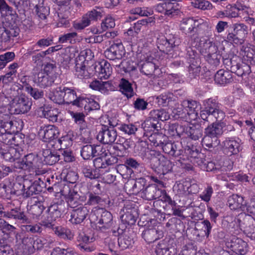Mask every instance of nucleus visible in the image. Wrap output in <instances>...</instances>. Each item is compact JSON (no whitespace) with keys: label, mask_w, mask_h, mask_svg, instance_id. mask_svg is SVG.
<instances>
[{"label":"nucleus","mask_w":255,"mask_h":255,"mask_svg":"<svg viewBox=\"0 0 255 255\" xmlns=\"http://www.w3.org/2000/svg\"><path fill=\"white\" fill-rule=\"evenodd\" d=\"M221 13L223 16L230 18L237 17L239 16L237 5H228L226 6V9Z\"/></svg>","instance_id":"obj_61"},{"label":"nucleus","mask_w":255,"mask_h":255,"mask_svg":"<svg viewBox=\"0 0 255 255\" xmlns=\"http://www.w3.org/2000/svg\"><path fill=\"white\" fill-rule=\"evenodd\" d=\"M29 181L28 185L25 186L24 198H28L34 194H38L41 191V187L36 181L32 183H31V181Z\"/></svg>","instance_id":"obj_45"},{"label":"nucleus","mask_w":255,"mask_h":255,"mask_svg":"<svg viewBox=\"0 0 255 255\" xmlns=\"http://www.w3.org/2000/svg\"><path fill=\"white\" fill-rule=\"evenodd\" d=\"M61 211L58 204L51 205L47 211V216L41 221V225L44 227H51L52 224L60 217Z\"/></svg>","instance_id":"obj_16"},{"label":"nucleus","mask_w":255,"mask_h":255,"mask_svg":"<svg viewBox=\"0 0 255 255\" xmlns=\"http://www.w3.org/2000/svg\"><path fill=\"white\" fill-rule=\"evenodd\" d=\"M189 66L188 67V72L189 76L191 78H196L199 76L201 71L200 60V59L192 60L188 62Z\"/></svg>","instance_id":"obj_48"},{"label":"nucleus","mask_w":255,"mask_h":255,"mask_svg":"<svg viewBox=\"0 0 255 255\" xmlns=\"http://www.w3.org/2000/svg\"><path fill=\"white\" fill-rule=\"evenodd\" d=\"M0 154L5 160L10 162L19 159L21 155L18 149L12 146L7 149H0Z\"/></svg>","instance_id":"obj_33"},{"label":"nucleus","mask_w":255,"mask_h":255,"mask_svg":"<svg viewBox=\"0 0 255 255\" xmlns=\"http://www.w3.org/2000/svg\"><path fill=\"white\" fill-rule=\"evenodd\" d=\"M18 67L17 63H13L9 66V71L4 75L1 76L2 82L3 84H7L13 81L14 78L15 77Z\"/></svg>","instance_id":"obj_46"},{"label":"nucleus","mask_w":255,"mask_h":255,"mask_svg":"<svg viewBox=\"0 0 255 255\" xmlns=\"http://www.w3.org/2000/svg\"><path fill=\"white\" fill-rule=\"evenodd\" d=\"M197 44H195V47ZM198 46L201 47V51L205 54L207 62L214 67L220 64L221 55L217 53L218 49L215 44L209 40H200Z\"/></svg>","instance_id":"obj_2"},{"label":"nucleus","mask_w":255,"mask_h":255,"mask_svg":"<svg viewBox=\"0 0 255 255\" xmlns=\"http://www.w3.org/2000/svg\"><path fill=\"white\" fill-rule=\"evenodd\" d=\"M96 214L98 224L101 225L99 228L105 229L111 227L113 216L110 212L101 208L96 211Z\"/></svg>","instance_id":"obj_21"},{"label":"nucleus","mask_w":255,"mask_h":255,"mask_svg":"<svg viewBox=\"0 0 255 255\" xmlns=\"http://www.w3.org/2000/svg\"><path fill=\"white\" fill-rule=\"evenodd\" d=\"M64 103L72 104L78 107H86L87 97L84 96L77 97L75 91L72 88L63 86Z\"/></svg>","instance_id":"obj_9"},{"label":"nucleus","mask_w":255,"mask_h":255,"mask_svg":"<svg viewBox=\"0 0 255 255\" xmlns=\"http://www.w3.org/2000/svg\"><path fill=\"white\" fill-rule=\"evenodd\" d=\"M11 181L8 179L0 183V196L10 199L12 198Z\"/></svg>","instance_id":"obj_43"},{"label":"nucleus","mask_w":255,"mask_h":255,"mask_svg":"<svg viewBox=\"0 0 255 255\" xmlns=\"http://www.w3.org/2000/svg\"><path fill=\"white\" fill-rule=\"evenodd\" d=\"M181 105L187 111L190 120H195L197 119L198 115L197 109L199 106L198 103L193 100H184Z\"/></svg>","instance_id":"obj_26"},{"label":"nucleus","mask_w":255,"mask_h":255,"mask_svg":"<svg viewBox=\"0 0 255 255\" xmlns=\"http://www.w3.org/2000/svg\"><path fill=\"white\" fill-rule=\"evenodd\" d=\"M61 192L62 195L66 197L69 206L72 208H76L80 198L78 192L73 189H70L68 186L64 187Z\"/></svg>","instance_id":"obj_25"},{"label":"nucleus","mask_w":255,"mask_h":255,"mask_svg":"<svg viewBox=\"0 0 255 255\" xmlns=\"http://www.w3.org/2000/svg\"><path fill=\"white\" fill-rule=\"evenodd\" d=\"M140 166V163L136 159L129 157L128 158L125 162L124 164H121L118 166V170L121 171L126 170L128 175H130L133 173V170L131 168L136 169Z\"/></svg>","instance_id":"obj_37"},{"label":"nucleus","mask_w":255,"mask_h":255,"mask_svg":"<svg viewBox=\"0 0 255 255\" xmlns=\"http://www.w3.org/2000/svg\"><path fill=\"white\" fill-rule=\"evenodd\" d=\"M63 86L56 88L52 92L49 94V97L54 103L60 104L64 103Z\"/></svg>","instance_id":"obj_51"},{"label":"nucleus","mask_w":255,"mask_h":255,"mask_svg":"<svg viewBox=\"0 0 255 255\" xmlns=\"http://www.w3.org/2000/svg\"><path fill=\"white\" fill-rule=\"evenodd\" d=\"M164 193V190H161L155 184H151L143 188L141 192V196L142 198L147 200L156 199L161 197Z\"/></svg>","instance_id":"obj_19"},{"label":"nucleus","mask_w":255,"mask_h":255,"mask_svg":"<svg viewBox=\"0 0 255 255\" xmlns=\"http://www.w3.org/2000/svg\"><path fill=\"white\" fill-rule=\"evenodd\" d=\"M58 41L61 43L75 44L77 41H79L78 34L76 32L64 33L59 36Z\"/></svg>","instance_id":"obj_50"},{"label":"nucleus","mask_w":255,"mask_h":255,"mask_svg":"<svg viewBox=\"0 0 255 255\" xmlns=\"http://www.w3.org/2000/svg\"><path fill=\"white\" fill-rule=\"evenodd\" d=\"M22 128V122L16 120L9 115L0 118V134L5 132H18Z\"/></svg>","instance_id":"obj_4"},{"label":"nucleus","mask_w":255,"mask_h":255,"mask_svg":"<svg viewBox=\"0 0 255 255\" xmlns=\"http://www.w3.org/2000/svg\"><path fill=\"white\" fill-rule=\"evenodd\" d=\"M96 70L101 80L108 79L112 73L111 64L106 61L101 63L99 67L96 68Z\"/></svg>","instance_id":"obj_41"},{"label":"nucleus","mask_w":255,"mask_h":255,"mask_svg":"<svg viewBox=\"0 0 255 255\" xmlns=\"http://www.w3.org/2000/svg\"><path fill=\"white\" fill-rule=\"evenodd\" d=\"M145 181L144 179L140 178L137 181L133 179L128 180L125 184V188L130 194H137L141 192L144 187Z\"/></svg>","instance_id":"obj_29"},{"label":"nucleus","mask_w":255,"mask_h":255,"mask_svg":"<svg viewBox=\"0 0 255 255\" xmlns=\"http://www.w3.org/2000/svg\"><path fill=\"white\" fill-rule=\"evenodd\" d=\"M32 100L25 94L15 96L11 102V107L15 114H24L31 109Z\"/></svg>","instance_id":"obj_6"},{"label":"nucleus","mask_w":255,"mask_h":255,"mask_svg":"<svg viewBox=\"0 0 255 255\" xmlns=\"http://www.w3.org/2000/svg\"><path fill=\"white\" fill-rule=\"evenodd\" d=\"M224 123H213L205 128L204 133L213 137L218 138L224 132Z\"/></svg>","instance_id":"obj_32"},{"label":"nucleus","mask_w":255,"mask_h":255,"mask_svg":"<svg viewBox=\"0 0 255 255\" xmlns=\"http://www.w3.org/2000/svg\"><path fill=\"white\" fill-rule=\"evenodd\" d=\"M53 145V144L48 143L45 147L42 148V155L43 162L47 165H53L60 159V155L57 152L52 148Z\"/></svg>","instance_id":"obj_14"},{"label":"nucleus","mask_w":255,"mask_h":255,"mask_svg":"<svg viewBox=\"0 0 255 255\" xmlns=\"http://www.w3.org/2000/svg\"><path fill=\"white\" fill-rule=\"evenodd\" d=\"M88 200L87 204L89 205H96L102 204L104 200L101 198L97 193L89 192L88 193Z\"/></svg>","instance_id":"obj_63"},{"label":"nucleus","mask_w":255,"mask_h":255,"mask_svg":"<svg viewBox=\"0 0 255 255\" xmlns=\"http://www.w3.org/2000/svg\"><path fill=\"white\" fill-rule=\"evenodd\" d=\"M242 60L251 65H255V51L251 47L242 46L240 52Z\"/></svg>","instance_id":"obj_34"},{"label":"nucleus","mask_w":255,"mask_h":255,"mask_svg":"<svg viewBox=\"0 0 255 255\" xmlns=\"http://www.w3.org/2000/svg\"><path fill=\"white\" fill-rule=\"evenodd\" d=\"M55 78L52 75H50L44 72L40 71L37 74L35 82L41 88L50 87L54 83Z\"/></svg>","instance_id":"obj_30"},{"label":"nucleus","mask_w":255,"mask_h":255,"mask_svg":"<svg viewBox=\"0 0 255 255\" xmlns=\"http://www.w3.org/2000/svg\"><path fill=\"white\" fill-rule=\"evenodd\" d=\"M20 29L15 24L5 23L0 26V38L2 42H9L19 35Z\"/></svg>","instance_id":"obj_12"},{"label":"nucleus","mask_w":255,"mask_h":255,"mask_svg":"<svg viewBox=\"0 0 255 255\" xmlns=\"http://www.w3.org/2000/svg\"><path fill=\"white\" fill-rule=\"evenodd\" d=\"M155 252L157 255H174L176 254L175 249L173 247H168L167 242L164 240L158 243Z\"/></svg>","instance_id":"obj_39"},{"label":"nucleus","mask_w":255,"mask_h":255,"mask_svg":"<svg viewBox=\"0 0 255 255\" xmlns=\"http://www.w3.org/2000/svg\"><path fill=\"white\" fill-rule=\"evenodd\" d=\"M125 54V47L122 42L114 43L104 52L105 56L107 59L113 61L120 62L119 64H116L117 67L123 68L125 72H128L132 69L130 67L125 68L124 65L126 62L122 60Z\"/></svg>","instance_id":"obj_1"},{"label":"nucleus","mask_w":255,"mask_h":255,"mask_svg":"<svg viewBox=\"0 0 255 255\" xmlns=\"http://www.w3.org/2000/svg\"><path fill=\"white\" fill-rule=\"evenodd\" d=\"M187 133L192 139L198 140L203 135V127L200 124H192L187 130Z\"/></svg>","instance_id":"obj_44"},{"label":"nucleus","mask_w":255,"mask_h":255,"mask_svg":"<svg viewBox=\"0 0 255 255\" xmlns=\"http://www.w3.org/2000/svg\"><path fill=\"white\" fill-rule=\"evenodd\" d=\"M29 182V180L24 179L22 184L17 182L11 181V192L12 197L13 196H19L22 195L23 196L24 191L25 189V186H27Z\"/></svg>","instance_id":"obj_49"},{"label":"nucleus","mask_w":255,"mask_h":255,"mask_svg":"<svg viewBox=\"0 0 255 255\" xmlns=\"http://www.w3.org/2000/svg\"><path fill=\"white\" fill-rule=\"evenodd\" d=\"M204 25V24H201L198 19H195L193 17H187L182 20L180 28L181 30L187 34L197 32L199 26Z\"/></svg>","instance_id":"obj_13"},{"label":"nucleus","mask_w":255,"mask_h":255,"mask_svg":"<svg viewBox=\"0 0 255 255\" xmlns=\"http://www.w3.org/2000/svg\"><path fill=\"white\" fill-rule=\"evenodd\" d=\"M232 28L233 31L245 40L248 33V26L244 23H235Z\"/></svg>","instance_id":"obj_56"},{"label":"nucleus","mask_w":255,"mask_h":255,"mask_svg":"<svg viewBox=\"0 0 255 255\" xmlns=\"http://www.w3.org/2000/svg\"><path fill=\"white\" fill-rule=\"evenodd\" d=\"M13 5L20 14H24L25 9L28 6V0H7Z\"/></svg>","instance_id":"obj_58"},{"label":"nucleus","mask_w":255,"mask_h":255,"mask_svg":"<svg viewBox=\"0 0 255 255\" xmlns=\"http://www.w3.org/2000/svg\"><path fill=\"white\" fill-rule=\"evenodd\" d=\"M41 166V163L38 156L33 153L25 155L21 161H17L14 163L15 168L29 172H36Z\"/></svg>","instance_id":"obj_5"},{"label":"nucleus","mask_w":255,"mask_h":255,"mask_svg":"<svg viewBox=\"0 0 255 255\" xmlns=\"http://www.w3.org/2000/svg\"><path fill=\"white\" fill-rule=\"evenodd\" d=\"M241 218L237 219V222L239 223L240 227L245 229V232L248 229H251L254 227L253 226L254 220L250 216L245 215L242 220Z\"/></svg>","instance_id":"obj_59"},{"label":"nucleus","mask_w":255,"mask_h":255,"mask_svg":"<svg viewBox=\"0 0 255 255\" xmlns=\"http://www.w3.org/2000/svg\"><path fill=\"white\" fill-rule=\"evenodd\" d=\"M165 15L172 16L177 15L179 12V5L176 2L171 1H165Z\"/></svg>","instance_id":"obj_57"},{"label":"nucleus","mask_w":255,"mask_h":255,"mask_svg":"<svg viewBox=\"0 0 255 255\" xmlns=\"http://www.w3.org/2000/svg\"><path fill=\"white\" fill-rule=\"evenodd\" d=\"M204 109L211 115L217 121H222L225 117V113L221 110L220 104L215 99L209 98L203 102Z\"/></svg>","instance_id":"obj_11"},{"label":"nucleus","mask_w":255,"mask_h":255,"mask_svg":"<svg viewBox=\"0 0 255 255\" xmlns=\"http://www.w3.org/2000/svg\"><path fill=\"white\" fill-rule=\"evenodd\" d=\"M45 208L40 203H37L30 206L29 211L34 218H37L42 213Z\"/></svg>","instance_id":"obj_64"},{"label":"nucleus","mask_w":255,"mask_h":255,"mask_svg":"<svg viewBox=\"0 0 255 255\" xmlns=\"http://www.w3.org/2000/svg\"><path fill=\"white\" fill-rule=\"evenodd\" d=\"M246 204L244 197L238 194H233L228 198L227 205L232 210L241 209L244 211Z\"/></svg>","instance_id":"obj_24"},{"label":"nucleus","mask_w":255,"mask_h":255,"mask_svg":"<svg viewBox=\"0 0 255 255\" xmlns=\"http://www.w3.org/2000/svg\"><path fill=\"white\" fill-rule=\"evenodd\" d=\"M223 62L227 68H230L232 73H235L238 76L248 75L251 72V65L243 60L240 62V58L237 55L230 58L223 57Z\"/></svg>","instance_id":"obj_3"},{"label":"nucleus","mask_w":255,"mask_h":255,"mask_svg":"<svg viewBox=\"0 0 255 255\" xmlns=\"http://www.w3.org/2000/svg\"><path fill=\"white\" fill-rule=\"evenodd\" d=\"M103 11L101 8L97 7L88 11L84 14L82 20L74 24V27L76 29L82 30L89 26L91 22L96 21L103 17Z\"/></svg>","instance_id":"obj_8"},{"label":"nucleus","mask_w":255,"mask_h":255,"mask_svg":"<svg viewBox=\"0 0 255 255\" xmlns=\"http://www.w3.org/2000/svg\"><path fill=\"white\" fill-rule=\"evenodd\" d=\"M157 69L155 64L153 62L145 61L140 66V71L146 76H152Z\"/></svg>","instance_id":"obj_52"},{"label":"nucleus","mask_w":255,"mask_h":255,"mask_svg":"<svg viewBox=\"0 0 255 255\" xmlns=\"http://www.w3.org/2000/svg\"><path fill=\"white\" fill-rule=\"evenodd\" d=\"M157 231L155 229H150L143 231L141 236L142 238L148 244L154 242L157 240Z\"/></svg>","instance_id":"obj_54"},{"label":"nucleus","mask_w":255,"mask_h":255,"mask_svg":"<svg viewBox=\"0 0 255 255\" xmlns=\"http://www.w3.org/2000/svg\"><path fill=\"white\" fill-rule=\"evenodd\" d=\"M119 91L128 99L134 95V91L131 84L125 78L121 79L119 84Z\"/></svg>","instance_id":"obj_42"},{"label":"nucleus","mask_w":255,"mask_h":255,"mask_svg":"<svg viewBox=\"0 0 255 255\" xmlns=\"http://www.w3.org/2000/svg\"><path fill=\"white\" fill-rule=\"evenodd\" d=\"M220 143V141L218 138L213 137L208 134H205L202 139V145L208 148H215L219 145Z\"/></svg>","instance_id":"obj_55"},{"label":"nucleus","mask_w":255,"mask_h":255,"mask_svg":"<svg viewBox=\"0 0 255 255\" xmlns=\"http://www.w3.org/2000/svg\"><path fill=\"white\" fill-rule=\"evenodd\" d=\"M94 241L93 237L87 236L85 233H80L76 239V244L79 249L86 252H91L93 251V248L87 245Z\"/></svg>","instance_id":"obj_28"},{"label":"nucleus","mask_w":255,"mask_h":255,"mask_svg":"<svg viewBox=\"0 0 255 255\" xmlns=\"http://www.w3.org/2000/svg\"><path fill=\"white\" fill-rule=\"evenodd\" d=\"M3 217L9 219H13L15 222H18L23 224L29 222V220L24 211L18 207L4 212Z\"/></svg>","instance_id":"obj_18"},{"label":"nucleus","mask_w":255,"mask_h":255,"mask_svg":"<svg viewBox=\"0 0 255 255\" xmlns=\"http://www.w3.org/2000/svg\"><path fill=\"white\" fill-rule=\"evenodd\" d=\"M124 214L122 215V221L128 225H133L138 216L137 210L135 207L128 206L123 209Z\"/></svg>","instance_id":"obj_23"},{"label":"nucleus","mask_w":255,"mask_h":255,"mask_svg":"<svg viewBox=\"0 0 255 255\" xmlns=\"http://www.w3.org/2000/svg\"><path fill=\"white\" fill-rule=\"evenodd\" d=\"M159 167L162 171V174L164 175L172 170L174 164L166 157L161 156L158 158Z\"/></svg>","instance_id":"obj_47"},{"label":"nucleus","mask_w":255,"mask_h":255,"mask_svg":"<svg viewBox=\"0 0 255 255\" xmlns=\"http://www.w3.org/2000/svg\"><path fill=\"white\" fill-rule=\"evenodd\" d=\"M89 211L86 207L83 205L77 206L71 212V218L69 221L74 224L82 223L89 214Z\"/></svg>","instance_id":"obj_17"},{"label":"nucleus","mask_w":255,"mask_h":255,"mask_svg":"<svg viewBox=\"0 0 255 255\" xmlns=\"http://www.w3.org/2000/svg\"><path fill=\"white\" fill-rule=\"evenodd\" d=\"M75 63L76 76L80 79H88L90 77V73L85 65L86 58L83 55L78 54L76 58Z\"/></svg>","instance_id":"obj_15"},{"label":"nucleus","mask_w":255,"mask_h":255,"mask_svg":"<svg viewBox=\"0 0 255 255\" xmlns=\"http://www.w3.org/2000/svg\"><path fill=\"white\" fill-rule=\"evenodd\" d=\"M223 144L224 151L228 154H236L240 151V143L233 138H227Z\"/></svg>","instance_id":"obj_36"},{"label":"nucleus","mask_w":255,"mask_h":255,"mask_svg":"<svg viewBox=\"0 0 255 255\" xmlns=\"http://www.w3.org/2000/svg\"><path fill=\"white\" fill-rule=\"evenodd\" d=\"M118 246L121 249L124 250L128 248L132 243V240L130 238L126 235H124L120 236L118 238Z\"/></svg>","instance_id":"obj_62"},{"label":"nucleus","mask_w":255,"mask_h":255,"mask_svg":"<svg viewBox=\"0 0 255 255\" xmlns=\"http://www.w3.org/2000/svg\"><path fill=\"white\" fill-rule=\"evenodd\" d=\"M82 172L86 178L90 179H97L100 177V173L95 170H93L89 166L84 165L82 167Z\"/></svg>","instance_id":"obj_60"},{"label":"nucleus","mask_w":255,"mask_h":255,"mask_svg":"<svg viewBox=\"0 0 255 255\" xmlns=\"http://www.w3.org/2000/svg\"><path fill=\"white\" fill-rule=\"evenodd\" d=\"M42 112V115L40 116H43L52 122H57L59 112L57 109L48 107H42L39 109V112Z\"/></svg>","instance_id":"obj_38"},{"label":"nucleus","mask_w":255,"mask_h":255,"mask_svg":"<svg viewBox=\"0 0 255 255\" xmlns=\"http://www.w3.org/2000/svg\"><path fill=\"white\" fill-rule=\"evenodd\" d=\"M100 145L95 144H87L82 146L81 149V155L85 160H89L95 156L100 155L99 152L101 151Z\"/></svg>","instance_id":"obj_22"},{"label":"nucleus","mask_w":255,"mask_h":255,"mask_svg":"<svg viewBox=\"0 0 255 255\" xmlns=\"http://www.w3.org/2000/svg\"><path fill=\"white\" fill-rule=\"evenodd\" d=\"M37 2L35 6L36 14L41 19L45 20L49 15L50 8L44 4V0H35Z\"/></svg>","instance_id":"obj_40"},{"label":"nucleus","mask_w":255,"mask_h":255,"mask_svg":"<svg viewBox=\"0 0 255 255\" xmlns=\"http://www.w3.org/2000/svg\"><path fill=\"white\" fill-rule=\"evenodd\" d=\"M59 131L57 128L53 125H48L41 128L39 135L45 142H49L58 137Z\"/></svg>","instance_id":"obj_20"},{"label":"nucleus","mask_w":255,"mask_h":255,"mask_svg":"<svg viewBox=\"0 0 255 255\" xmlns=\"http://www.w3.org/2000/svg\"><path fill=\"white\" fill-rule=\"evenodd\" d=\"M164 139L163 141H162L161 140L158 141L157 138H156V142L157 143V146H161L165 153L175 158H179L178 161L182 164L181 156L183 155L184 151L181 143L178 142H164Z\"/></svg>","instance_id":"obj_7"},{"label":"nucleus","mask_w":255,"mask_h":255,"mask_svg":"<svg viewBox=\"0 0 255 255\" xmlns=\"http://www.w3.org/2000/svg\"><path fill=\"white\" fill-rule=\"evenodd\" d=\"M231 248L234 252L240 255H244L248 251L247 243L236 237H234L232 240Z\"/></svg>","instance_id":"obj_27"},{"label":"nucleus","mask_w":255,"mask_h":255,"mask_svg":"<svg viewBox=\"0 0 255 255\" xmlns=\"http://www.w3.org/2000/svg\"><path fill=\"white\" fill-rule=\"evenodd\" d=\"M214 80L216 83L219 85H225L230 83L233 80L232 72L231 71L220 69L215 74Z\"/></svg>","instance_id":"obj_31"},{"label":"nucleus","mask_w":255,"mask_h":255,"mask_svg":"<svg viewBox=\"0 0 255 255\" xmlns=\"http://www.w3.org/2000/svg\"><path fill=\"white\" fill-rule=\"evenodd\" d=\"M45 227L51 229L55 234L64 240H72L74 238V233L69 229L61 226H56L54 224H52L51 227Z\"/></svg>","instance_id":"obj_35"},{"label":"nucleus","mask_w":255,"mask_h":255,"mask_svg":"<svg viewBox=\"0 0 255 255\" xmlns=\"http://www.w3.org/2000/svg\"><path fill=\"white\" fill-rule=\"evenodd\" d=\"M158 124V123L147 118L144 122L141 124V126L145 131L144 134L146 133V136H148V133L154 132L155 130L158 131L159 128V127L157 126Z\"/></svg>","instance_id":"obj_53"},{"label":"nucleus","mask_w":255,"mask_h":255,"mask_svg":"<svg viewBox=\"0 0 255 255\" xmlns=\"http://www.w3.org/2000/svg\"><path fill=\"white\" fill-rule=\"evenodd\" d=\"M110 127L103 126L102 130L97 135V139L105 144H111L114 143L117 137V131L114 128V125L109 123Z\"/></svg>","instance_id":"obj_10"}]
</instances>
